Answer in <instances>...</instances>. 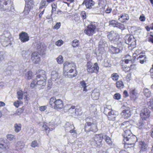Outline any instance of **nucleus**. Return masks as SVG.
I'll return each instance as SVG.
<instances>
[{
    "instance_id": "f257e3e1",
    "label": "nucleus",
    "mask_w": 153,
    "mask_h": 153,
    "mask_svg": "<svg viewBox=\"0 0 153 153\" xmlns=\"http://www.w3.org/2000/svg\"><path fill=\"white\" fill-rule=\"evenodd\" d=\"M76 64L72 62H65L63 64V75L65 77L72 78L77 75Z\"/></svg>"
},
{
    "instance_id": "f03ea898",
    "label": "nucleus",
    "mask_w": 153,
    "mask_h": 153,
    "mask_svg": "<svg viewBox=\"0 0 153 153\" xmlns=\"http://www.w3.org/2000/svg\"><path fill=\"white\" fill-rule=\"evenodd\" d=\"M36 45L37 46V52H34L32 53L31 58L33 62L35 64H38L40 61V58L39 57V54L43 55L46 49L45 46L42 43L39 42L37 43Z\"/></svg>"
},
{
    "instance_id": "7ed1b4c3",
    "label": "nucleus",
    "mask_w": 153,
    "mask_h": 153,
    "mask_svg": "<svg viewBox=\"0 0 153 153\" xmlns=\"http://www.w3.org/2000/svg\"><path fill=\"white\" fill-rule=\"evenodd\" d=\"M36 80L37 81L38 85L42 88L46 84L47 79L46 72L43 70H39L36 72Z\"/></svg>"
},
{
    "instance_id": "20e7f679",
    "label": "nucleus",
    "mask_w": 153,
    "mask_h": 153,
    "mask_svg": "<svg viewBox=\"0 0 153 153\" xmlns=\"http://www.w3.org/2000/svg\"><path fill=\"white\" fill-rule=\"evenodd\" d=\"M49 104L52 108L57 110L62 109L64 106L63 101L60 99H56L54 97L50 98Z\"/></svg>"
},
{
    "instance_id": "39448f33",
    "label": "nucleus",
    "mask_w": 153,
    "mask_h": 153,
    "mask_svg": "<svg viewBox=\"0 0 153 153\" xmlns=\"http://www.w3.org/2000/svg\"><path fill=\"white\" fill-rule=\"evenodd\" d=\"M0 9L4 11H13L14 8L13 2L11 0H0Z\"/></svg>"
},
{
    "instance_id": "423d86ee",
    "label": "nucleus",
    "mask_w": 153,
    "mask_h": 153,
    "mask_svg": "<svg viewBox=\"0 0 153 153\" xmlns=\"http://www.w3.org/2000/svg\"><path fill=\"white\" fill-rule=\"evenodd\" d=\"M123 41L120 40V39H114V44L119 45V48L110 45L108 48L109 52L112 54H116L119 53L123 49L122 43Z\"/></svg>"
},
{
    "instance_id": "0eeeda50",
    "label": "nucleus",
    "mask_w": 153,
    "mask_h": 153,
    "mask_svg": "<svg viewBox=\"0 0 153 153\" xmlns=\"http://www.w3.org/2000/svg\"><path fill=\"white\" fill-rule=\"evenodd\" d=\"M103 135L102 133L96 134L92 138L91 141V144L92 145L95 146L97 148H100L103 145Z\"/></svg>"
},
{
    "instance_id": "6e6552de",
    "label": "nucleus",
    "mask_w": 153,
    "mask_h": 153,
    "mask_svg": "<svg viewBox=\"0 0 153 153\" xmlns=\"http://www.w3.org/2000/svg\"><path fill=\"white\" fill-rule=\"evenodd\" d=\"M86 67L88 74H91L94 73L97 74L99 71V67L97 62L93 64L91 61H88L86 65Z\"/></svg>"
},
{
    "instance_id": "1a4fd4ad",
    "label": "nucleus",
    "mask_w": 153,
    "mask_h": 153,
    "mask_svg": "<svg viewBox=\"0 0 153 153\" xmlns=\"http://www.w3.org/2000/svg\"><path fill=\"white\" fill-rule=\"evenodd\" d=\"M84 129L86 133L90 132L95 133L98 130L97 124L90 122H86L84 125Z\"/></svg>"
},
{
    "instance_id": "9d476101",
    "label": "nucleus",
    "mask_w": 153,
    "mask_h": 153,
    "mask_svg": "<svg viewBox=\"0 0 153 153\" xmlns=\"http://www.w3.org/2000/svg\"><path fill=\"white\" fill-rule=\"evenodd\" d=\"M122 109L120 114L122 117L124 119H128L131 117V113L129 107L123 105L121 108Z\"/></svg>"
},
{
    "instance_id": "9b49d317",
    "label": "nucleus",
    "mask_w": 153,
    "mask_h": 153,
    "mask_svg": "<svg viewBox=\"0 0 153 153\" xmlns=\"http://www.w3.org/2000/svg\"><path fill=\"white\" fill-rule=\"evenodd\" d=\"M96 26L95 24L90 23L84 30V32L88 36H91L95 33Z\"/></svg>"
},
{
    "instance_id": "f8f14e48",
    "label": "nucleus",
    "mask_w": 153,
    "mask_h": 153,
    "mask_svg": "<svg viewBox=\"0 0 153 153\" xmlns=\"http://www.w3.org/2000/svg\"><path fill=\"white\" fill-rule=\"evenodd\" d=\"M150 111L148 108H143L141 111L140 117L143 120H146L149 119L150 116Z\"/></svg>"
},
{
    "instance_id": "ddd939ff",
    "label": "nucleus",
    "mask_w": 153,
    "mask_h": 153,
    "mask_svg": "<svg viewBox=\"0 0 153 153\" xmlns=\"http://www.w3.org/2000/svg\"><path fill=\"white\" fill-rule=\"evenodd\" d=\"M136 40L135 39H125V42L128 45V48L131 50H132L136 47Z\"/></svg>"
},
{
    "instance_id": "4468645a",
    "label": "nucleus",
    "mask_w": 153,
    "mask_h": 153,
    "mask_svg": "<svg viewBox=\"0 0 153 153\" xmlns=\"http://www.w3.org/2000/svg\"><path fill=\"white\" fill-rule=\"evenodd\" d=\"M138 146L140 152H145L147 151L148 146L144 141H139Z\"/></svg>"
},
{
    "instance_id": "2eb2a0df",
    "label": "nucleus",
    "mask_w": 153,
    "mask_h": 153,
    "mask_svg": "<svg viewBox=\"0 0 153 153\" xmlns=\"http://www.w3.org/2000/svg\"><path fill=\"white\" fill-rule=\"evenodd\" d=\"M132 121L131 120L125 121L120 124V127L124 130L129 129L132 125Z\"/></svg>"
},
{
    "instance_id": "dca6fc26",
    "label": "nucleus",
    "mask_w": 153,
    "mask_h": 153,
    "mask_svg": "<svg viewBox=\"0 0 153 153\" xmlns=\"http://www.w3.org/2000/svg\"><path fill=\"white\" fill-rule=\"evenodd\" d=\"M95 3L93 0H84L82 4L85 5L86 8L88 9H91L94 6Z\"/></svg>"
},
{
    "instance_id": "f3484780",
    "label": "nucleus",
    "mask_w": 153,
    "mask_h": 153,
    "mask_svg": "<svg viewBox=\"0 0 153 153\" xmlns=\"http://www.w3.org/2000/svg\"><path fill=\"white\" fill-rule=\"evenodd\" d=\"M123 140L124 142H127L135 144V143L137 141V139L135 136L132 135L128 138L123 139Z\"/></svg>"
},
{
    "instance_id": "a211bd4d",
    "label": "nucleus",
    "mask_w": 153,
    "mask_h": 153,
    "mask_svg": "<svg viewBox=\"0 0 153 153\" xmlns=\"http://www.w3.org/2000/svg\"><path fill=\"white\" fill-rule=\"evenodd\" d=\"M129 19L128 14L126 13H123L119 16L118 20L121 23H124Z\"/></svg>"
},
{
    "instance_id": "6ab92c4d",
    "label": "nucleus",
    "mask_w": 153,
    "mask_h": 153,
    "mask_svg": "<svg viewBox=\"0 0 153 153\" xmlns=\"http://www.w3.org/2000/svg\"><path fill=\"white\" fill-rule=\"evenodd\" d=\"M135 65L131 64L129 66H127L126 65H122V68L123 71L125 72H128L131 71L133 69H134Z\"/></svg>"
},
{
    "instance_id": "aec40b11",
    "label": "nucleus",
    "mask_w": 153,
    "mask_h": 153,
    "mask_svg": "<svg viewBox=\"0 0 153 153\" xmlns=\"http://www.w3.org/2000/svg\"><path fill=\"white\" fill-rule=\"evenodd\" d=\"M100 95L99 92L97 90L93 91L91 94V97L94 100H97L99 99Z\"/></svg>"
},
{
    "instance_id": "412c9836",
    "label": "nucleus",
    "mask_w": 153,
    "mask_h": 153,
    "mask_svg": "<svg viewBox=\"0 0 153 153\" xmlns=\"http://www.w3.org/2000/svg\"><path fill=\"white\" fill-rule=\"evenodd\" d=\"M137 93L135 89L131 90L129 91L130 97L132 100H135L137 97Z\"/></svg>"
},
{
    "instance_id": "4be33fe9",
    "label": "nucleus",
    "mask_w": 153,
    "mask_h": 153,
    "mask_svg": "<svg viewBox=\"0 0 153 153\" xmlns=\"http://www.w3.org/2000/svg\"><path fill=\"white\" fill-rule=\"evenodd\" d=\"M115 86L118 89H121L124 88V85L122 80H118L115 83Z\"/></svg>"
},
{
    "instance_id": "5701e85b",
    "label": "nucleus",
    "mask_w": 153,
    "mask_h": 153,
    "mask_svg": "<svg viewBox=\"0 0 153 153\" xmlns=\"http://www.w3.org/2000/svg\"><path fill=\"white\" fill-rule=\"evenodd\" d=\"M42 127L44 129V130L45 131L46 133L48 135L50 131H52L54 129V128H50L47 125V123L44 122L42 125Z\"/></svg>"
},
{
    "instance_id": "b1692460",
    "label": "nucleus",
    "mask_w": 153,
    "mask_h": 153,
    "mask_svg": "<svg viewBox=\"0 0 153 153\" xmlns=\"http://www.w3.org/2000/svg\"><path fill=\"white\" fill-rule=\"evenodd\" d=\"M107 117L109 120L113 121L115 120L116 115L115 114L114 111L113 110L107 115Z\"/></svg>"
},
{
    "instance_id": "393cba45",
    "label": "nucleus",
    "mask_w": 153,
    "mask_h": 153,
    "mask_svg": "<svg viewBox=\"0 0 153 153\" xmlns=\"http://www.w3.org/2000/svg\"><path fill=\"white\" fill-rule=\"evenodd\" d=\"M124 130V133L123 135V139L128 138V137H130L133 135L132 134L130 129Z\"/></svg>"
},
{
    "instance_id": "a878e982",
    "label": "nucleus",
    "mask_w": 153,
    "mask_h": 153,
    "mask_svg": "<svg viewBox=\"0 0 153 153\" xmlns=\"http://www.w3.org/2000/svg\"><path fill=\"white\" fill-rule=\"evenodd\" d=\"M103 138L106 143L109 146H111L113 145V142L111 138L107 135L103 136Z\"/></svg>"
},
{
    "instance_id": "bb28decb",
    "label": "nucleus",
    "mask_w": 153,
    "mask_h": 153,
    "mask_svg": "<svg viewBox=\"0 0 153 153\" xmlns=\"http://www.w3.org/2000/svg\"><path fill=\"white\" fill-rule=\"evenodd\" d=\"M146 103L148 108L153 111V98H152L148 100Z\"/></svg>"
},
{
    "instance_id": "cd10ccee",
    "label": "nucleus",
    "mask_w": 153,
    "mask_h": 153,
    "mask_svg": "<svg viewBox=\"0 0 153 153\" xmlns=\"http://www.w3.org/2000/svg\"><path fill=\"white\" fill-rule=\"evenodd\" d=\"M1 44L4 47H6L9 45H11V43L10 39H4V40L1 41Z\"/></svg>"
},
{
    "instance_id": "c85d7f7f",
    "label": "nucleus",
    "mask_w": 153,
    "mask_h": 153,
    "mask_svg": "<svg viewBox=\"0 0 153 153\" xmlns=\"http://www.w3.org/2000/svg\"><path fill=\"white\" fill-rule=\"evenodd\" d=\"M25 146L24 143L22 141H18L16 145V149H22Z\"/></svg>"
},
{
    "instance_id": "c756f323",
    "label": "nucleus",
    "mask_w": 153,
    "mask_h": 153,
    "mask_svg": "<svg viewBox=\"0 0 153 153\" xmlns=\"http://www.w3.org/2000/svg\"><path fill=\"white\" fill-rule=\"evenodd\" d=\"M119 75L117 73H114L112 74L111 76V78L114 81H117L119 79Z\"/></svg>"
},
{
    "instance_id": "7c9ffc66",
    "label": "nucleus",
    "mask_w": 153,
    "mask_h": 153,
    "mask_svg": "<svg viewBox=\"0 0 153 153\" xmlns=\"http://www.w3.org/2000/svg\"><path fill=\"white\" fill-rule=\"evenodd\" d=\"M33 2L32 0H26L25 6L30 9H32L33 7Z\"/></svg>"
},
{
    "instance_id": "2f4dec72",
    "label": "nucleus",
    "mask_w": 153,
    "mask_h": 153,
    "mask_svg": "<svg viewBox=\"0 0 153 153\" xmlns=\"http://www.w3.org/2000/svg\"><path fill=\"white\" fill-rule=\"evenodd\" d=\"M113 110L111 108V107L110 106H107L105 107V108L104 113L107 115L111 112Z\"/></svg>"
},
{
    "instance_id": "473e14b6",
    "label": "nucleus",
    "mask_w": 153,
    "mask_h": 153,
    "mask_svg": "<svg viewBox=\"0 0 153 153\" xmlns=\"http://www.w3.org/2000/svg\"><path fill=\"white\" fill-rule=\"evenodd\" d=\"M146 56L145 55H140L137 58V59L139 60L140 63L143 64L146 61Z\"/></svg>"
},
{
    "instance_id": "72a5a7b5",
    "label": "nucleus",
    "mask_w": 153,
    "mask_h": 153,
    "mask_svg": "<svg viewBox=\"0 0 153 153\" xmlns=\"http://www.w3.org/2000/svg\"><path fill=\"white\" fill-rule=\"evenodd\" d=\"M137 127L140 129H141L145 128V125L143 120H140L137 124Z\"/></svg>"
},
{
    "instance_id": "f704fd0d",
    "label": "nucleus",
    "mask_w": 153,
    "mask_h": 153,
    "mask_svg": "<svg viewBox=\"0 0 153 153\" xmlns=\"http://www.w3.org/2000/svg\"><path fill=\"white\" fill-rule=\"evenodd\" d=\"M25 78L27 79H31L33 76V73L32 71H28L25 75Z\"/></svg>"
},
{
    "instance_id": "c9c22d12",
    "label": "nucleus",
    "mask_w": 153,
    "mask_h": 153,
    "mask_svg": "<svg viewBox=\"0 0 153 153\" xmlns=\"http://www.w3.org/2000/svg\"><path fill=\"white\" fill-rule=\"evenodd\" d=\"M143 93L144 95L147 97H150L151 95L150 91L147 88H144L143 90Z\"/></svg>"
},
{
    "instance_id": "e433bc0d",
    "label": "nucleus",
    "mask_w": 153,
    "mask_h": 153,
    "mask_svg": "<svg viewBox=\"0 0 153 153\" xmlns=\"http://www.w3.org/2000/svg\"><path fill=\"white\" fill-rule=\"evenodd\" d=\"M124 147L126 149L134 147L135 145V144H134L133 143H129L127 142H124Z\"/></svg>"
},
{
    "instance_id": "4c0bfd02",
    "label": "nucleus",
    "mask_w": 153,
    "mask_h": 153,
    "mask_svg": "<svg viewBox=\"0 0 153 153\" xmlns=\"http://www.w3.org/2000/svg\"><path fill=\"white\" fill-rule=\"evenodd\" d=\"M69 128V129H72L70 130L69 132L71 134L72 133H75L76 134V131L74 130V127L73 125H70V126H69L68 127H66V129L68 130V128Z\"/></svg>"
},
{
    "instance_id": "58836bf2",
    "label": "nucleus",
    "mask_w": 153,
    "mask_h": 153,
    "mask_svg": "<svg viewBox=\"0 0 153 153\" xmlns=\"http://www.w3.org/2000/svg\"><path fill=\"white\" fill-rule=\"evenodd\" d=\"M15 131L16 133L19 132L21 129L22 125L20 124L16 123L14 125Z\"/></svg>"
},
{
    "instance_id": "ea45409f",
    "label": "nucleus",
    "mask_w": 153,
    "mask_h": 153,
    "mask_svg": "<svg viewBox=\"0 0 153 153\" xmlns=\"http://www.w3.org/2000/svg\"><path fill=\"white\" fill-rule=\"evenodd\" d=\"M118 22V21L117 20H112L109 21V25L114 27H116L117 26Z\"/></svg>"
},
{
    "instance_id": "a19ab883",
    "label": "nucleus",
    "mask_w": 153,
    "mask_h": 153,
    "mask_svg": "<svg viewBox=\"0 0 153 153\" xmlns=\"http://www.w3.org/2000/svg\"><path fill=\"white\" fill-rule=\"evenodd\" d=\"M27 33L24 32H22L19 34V38H29Z\"/></svg>"
},
{
    "instance_id": "79ce46f5",
    "label": "nucleus",
    "mask_w": 153,
    "mask_h": 153,
    "mask_svg": "<svg viewBox=\"0 0 153 153\" xmlns=\"http://www.w3.org/2000/svg\"><path fill=\"white\" fill-rule=\"evenodd\" d=\"M51 78L56 80L58 78V74L55 71H53L51 73Z\"/></svg>"
},
{
    "instance_id": "37998d69",
    "label": "nucleus",
    "mask_w": 153,
    "mask_h": 153,
    "mask_svg": "<svg viewBox=\"0 0 153 153\" xmlns=\"http://www.w3.org/2000/svg\"><path fill=\"white\" fill-rule=\"evenodd\" d=\"M17 98L19 100H22L23 98V92L22 90L18 91L17 93Z\"/></svg>"
},
{
    "instance_id": "c03bdc74",
    "label": "nucleus",
    "mask_w": 153,
    "mask_h": 153,
    "mask_svg": "<svg viewBox=\"0 0 153 153\" xmlns=\"http://www.w3.org/2000/svg\"><path fill=\"white\" fill-rule=\"evenodd\" d=\"M3 143H0V148L5 150L8 149L9 146L7 144L4 142Z\"/></svg>"
},
{
    "instance_id": "a18cd8bd",
    "label": "nucleus",
    "mask_w": 153,
    "mask_h": 153,
    "mask_svg": "<svg viewBox=\"0 0 153 153\" xmlns=\"http://www.w3.org/2000/svg\"><path fill=\"white\" fill-rule=\"evenodd\" d=\"M3 143H0V148L5 150L8 149L9 146L7 144L4 142Z\"/></svg>"
},
{
    "instance_id": "49530a36",
    "label": "nucleus",
    "mask_w": 153,
    "mask_h": 153,
    "mask_svg": "<svg viewBox=\"0 0 153 153\" xmlns=\"http://www.w3.org/2000/svg\"><path fill=\"white\" fill-rule=\"evenodd\" d=\"M46 1L45 0H42L40 2L39 7V9H41L43 8L46 7Z\"/></svg>"
},
{
    "instance_id": "de8ad7c7",
    "label": "nucleus",
    "mask_w": 153,
    "mask_h": 153,
    "mask_svg": "<svg viewBox=\"0 0 153 153\" xmlns=\"http://www.w3.org/2000/svg\"><path fill=\"white\" fill-rule=\"evenodd\" d=\"M79 45V42L76 39H74L72 42V45L74 47H78Z\"/></svg>"
},
{
    "instance_id": "09e8293b",
    "label": "nucleus",
    "mask_w": 153,
    "mask_h": 153,
    "mask_svg": "<svg viewBox=\"0 0 153 153\" xmlns=\"http://www.w3.org/2000/svg\"><path fill=\"white\" fill-rule=\"evenodd\" d=\"M117 35V33L114 31H111L108 33L107 36L108 38H114Z\"/></svg>"
},
{
    "instance_id": "8fccbe9b",
    "label": "nucleus",
    "mask_w": 153,
    "mask_h": 153,
    "mask_svg": "<svg viewBox=\"0 0 153 153\" xmlns=\"http://www.w3.org/2000/svg\"><path fill=\"white\" fill-rule=\"evenodd\" d=\"M116 27L121 29L122 30H124L126 29L125 25L120 22H118Z\"/></svg>"
},
{
    "instance_id": "3c124183",
    "label": "nucleus",
    "mask_w": 153,
    "mask_h": 153,
    "mask_svg": "<svg viewBox=\"0 0 153 153\" xmlns=\"http://www.w3.org/2000/svg\"><path fill=\"white\" fill-rule=\"evenodd\" d=\"M51 7H52L51 14H52L56 10L57 8V4L54 3H52L51 4Z\"/></svg>"
},
{
    "instance_id": "603ef678",
    "label": "nucleus",
    "mask_w": 153,
    "mask_h": 153,
    "mask_svg": "<svg viewBox=\"0 0 153 153\" xmlns=\"http://www.w3.org/2000/svg\"><path fill=\"white\" fill-rule=\"evenodd\" d=\"M56 61L59 64H62L63 62V57L61 55H59L56 58Z\"/></svg>"
},
{
    "instance_id": "864d4df0",
    "label": "nucleus",
    "mask_w": 153,
    "mask_h": 153,
    "mask_svg": "<svg viewBox=\"0 0 153 153\" xmlns=\"http://www.w3.org/2000/svg\"><path fill=\"white\" fill-rule=\"evenodd\" d=\"M129 57L128 59H124L123 60V61H124L125 63L126 64H127L128 63L129 61H132L131 57V56H130L128 55H127L125 56L126 57Z\"/></svg>"
},
{
    "instance_id": "5fc2aeb1",
    "label": "nucleus",
    "mask_w": 153,
    "mask_h": 153,
    "mask_svg": "<svg viewBox=\"0 0 153 153\" xmlns=\"http://www.w3.org/2000/svg\"><path fill=\"white\" fill-rule=\"evenodd\" d=\"M61 25V24L60 22H57L52 27V29L53 30H58L60 28Z\"/></svg>"
},
{
    "instance_id": "6e6d98bb",
    "label": "nucleus",
    "mask_w": 153,
    "mask_h": 153,
    "mask_svg": "<svg viewBox=\"0 0 153 153\" xmlns=\"http://www.w3.org/2000/svg\"><path fill=\"white\" fill-rule=\"evenodd\" d=\"M38 85L37 80L33 79L31 83L30 86L32 88H33Z\"/></svg>"
},
{
    "instance_id": "4d7b16f0",
    "label": "nucleus",
    "mask_w": 153,
    "mask_h": 153,
    "mask_svg": "<svg viewBox=\"0 0 153 153\" xmlns=\"http://www.w3.org/2000/svg\"><path fill=\"white\" fill-rule=\"evenodd\" d=\"M121 95L119 93L115 94L113 96V98L115 100H119L121 98Z\"/></svg>"
},
{
    "instance_id": "13d9d810",
    "label": "nucleus",
    "mask_w": 153,
    "mask_h": 153,
    "mask_svg": "<svg viewBox=\"0 0 153 153\" xmlns=\"http://www.w3.org/2000/svg\"><path fill=\"white\" fill-rule=\"evenodd\" d=\"M5 57V55L3 52L0 51V62L4 60Z\"/></svg>"
},
{
    "instance_id": "bf43d9fd",
    "label": "nucleus",
    "mask_w": 153,
    "mask_h": 153,
    "mask_svg": "<svg viewBox=\"0 0 153 153\" xmlns=\"http://www.w3.org/2000/svg\"><path fill=\"white\" fill-rule=\"evenodd\" d=\"M7 138L8 140L11 141L15 139V136L11 134H8L7 135Z\"/></svg>"
},
{
    "instance_id": "052dcab7",
    "label": "nucleus",
    "mask_w": 153,
    "mask_h": 153,
    "mask_svg": "<svg viewBox=\"0 0 153 153\" xmlns=\"http://www.w3.org/2000/svg\"><path fill=\"white\" fill-rule=\"evenodd\" d=\"M31 146L33 148L38 147L39 146V144L36 140H34L32 142Z\"/></svg>"
},
{
    "instance_id": "680f3d73",
    "label": "nucleus",
    "mask_w": 153,
    "mask_h": 153,
    "mask_svg": "<svg viewBox=\"0 0 153 153\" xmlns=\"http://www.w3.org/2000/svg\"><path fill=\"white\" fill-rule=\"evenodd\" d=\"M142 52L141 50L140 49H137L136 50L134 53L133 54L134 57H136L142 53Z\"/></svg>"
},
{
    "instance_id": "e2e57ef3",
    "label": "nucleus",
    "mask_w": 153,
    "mask_h": 153,
    "mask_svg": "<svg viewBox=\"0 0 153 153\" xmlns=\"http://www.w3.org/2000/svg\"><path fill=\"white\" fill-rule=\"evenodd\" d=\"M22 103L23 102H22L21 101H19V100H17L14 102L13 105L16 108H17L19 107L20 104Z\"/></svg>"
},
{
    "instance_id": "0e129e2a",
    "label": "nucleus",
    "mask_w": 153,
    "mask_h": 153,
    "mask_svg": "<svg viewBox=\"0 0 153 153\" xmlns=\"http://www.w3.org/2000/svg\"><path fill=\"white\" fill-rule=\"evenodd\" d=\"M31 9L30 8L28 7H27L25 6L23 13L27 15L29 13Z\"/></svg>"
},
{
    "instance_id": "69168bd1",
    "label": "nucleus",
    "mask_w": 153,
    "mask_h": 153,
    "mask_svg": "<svg viewBox=\"0 0 153 153\" xmlns=\"http://www.w3.org/2000/svg\"><path fill=\"white\" fill-rule=\"evenodd\" d=\"M80 16L82 19H86V15L85 11H82L81 13Z\"/></svg>"
},
{
    "instance_id": "338daca9",
    "label": "nucleus",
    "mask_w": 153,
    "mask_h": 153,
    "mask_svg": "<svg viewBox=\"0 0 153 153\" xmlns=\"http://www.w3.org/2000/svg\"><path fill=\"white\" fill-rule=\"evenodd\" d=\"M63 43V41L61 39L59 40L56 42V45L59 46H61Z\"/></svg>"
},
{
    "instance_id": "774afa93",
    "label": "nucleus",
    "mask_w": 153,
    "mask_h": 153,
    "mask_svg": "<svg viewBox=\"0 0 153 153\" xmlns=\"http://www.w3.org/2000/svg\"><path fill=\"white\" fill-rule=\"evenodd\" d=\"M123 97L124 98H126L129 96V94L126 90H124L123 93Z\"/></svg>"
}]
</instances>
